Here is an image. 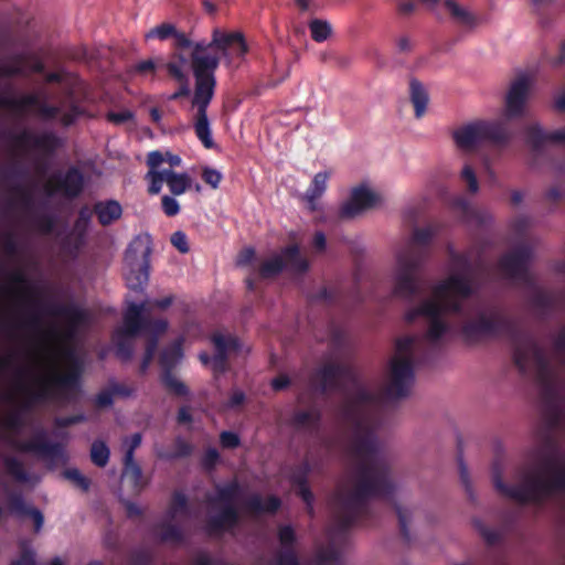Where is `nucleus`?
Returning a JSON list of instances; mask_svg holds the SVG:
<instances>
[{
    "label": "nucleus",
    "instance_id": "4",
    "mask_svg": "<svg viewBox=\"0 0 565 565\" xmlns=\"http://www.w3.org/2000/svg\"><path fill=\"white\" fill-rule=\"evenodd\" d=\"M70 366L65 373H53L38 379L36 388L28 390L20 411L9 414L4 426L18 431L24 426L21 412L31 409L34 405L51 401L70 402L81 391L83 366L72 350L66 351Z\"/></svg>",
    "mask_w": 565,
    "mask_h": 565
},
{
    "label": "nucleus",
    "instance_id": "41",
    "mask_svg": "<svg viewBox=\"0 0 565 565\" xmlns=\"http://www.w3.org/2000/svg\"><path fill=\"white\" fill-rule=\"evenodd\" d=\"M320 420L321 413L316 408L309 411H297L291 417V425L296 428H303L310 425H318Z\"/></svg>",
    "mask_w": 565,
    "mask_h": 565
},
{
    "label": "nucleus",
    "instance_id": "61",
    "mask_svg": "<svg viewBox=\"0 0 565 565\" xmlns=\"http://www.w3.org/2000/svg\"><path fill=\"white\" fill-rule=\"evenodd\" d=\"M41 323V316L38 312H29L23 319L19 321L17 327L35 331L40 329Z\"/></svg>",
    "mask_w": 565,
    "mask_h": 565
},
{
    "label": "nucleus",
    "instance_id": "40",
    "mask_svg": "<svg viewBox=\"0 0 565 565\" xmlns=\"http://www.w3.org/2000/svg\"><path fill=\"white\" fill-rule=\"evenodd\" d=\"M6 472L15 481L24 483L29 481V473L23 463L15 457L7 456L3 458Z\"/></svg>",
    "mask_w": 565,
    "mask_h": 565
},
{
    "label": "nucleus",
    "instance_id": "57",
    "mask_svg": "<svg viewBox=\"0 0 565 565\" xmlns=\"http://www.w3.org/2000/svg\"><path fill=\"white\" fill-rule=\"evenodd\" d=\"M531 303L537 309L547 310L553 306V299L550 294L537 289L531 296Z\"/></svg>",
    "mask_w": 565,
    "mask_h": 565
},
{
    "label": "nucleus",
    "instance_id": "36",
    "mask_svg": "<svg viewBox=\"0 0 565 565\" xmlns=\"http://www.w3.org/2000/svg\"><path fill=\"white\" fill-rule=\"evenodd\" d=\"M39 96L35 94H25L20 98L0 97V108H8L22 113L30 107H38Z\"/></svg>",
    "mask_w": 565,
    "mask_h": 565
},
{
    "label": "nucleus",
    "instance_id": "46",
    "mask_svg": "<svg viewBox=\"0 0 565 565\" xmlns=\"http://www.w3.org/2000/svg\"><path fill=\"white\" fill-rule=\"evenodd\" d=\"M93 214V210H90L87 205H84L79 209L77 218L74 223V231L81 238L86 235Z\"/></svg>",
    "mask_w": 565,
    "mask_h": 565
},
{
    "label": "nucleus",
    "instance_id": "55",
    "mask_svg": "<svg viewBox=\"0 0 565 565\" xmlns=\"http://www.w3.org/2000/svg\"><path fill=\"white\" fill-rule=\"evenodd\" d=\"M168 329V321L164 319H151L147 318L143 333H148L149 337H158L164 333Z\"/></svg>",
    "mask_w": 565,
    "mask_h": 565
},
{
    "label": "nucleus",
    "instance_id": "14",
    "mask_svg": "<svg viewBox=\"0 0 565 565\" xmlns=\"http://www.w3.org/2000/svg\"><path fill=\"white\" fill-rule=\"evenodd\" d=\"M532 257V247L522 244L502 255L498 262V267L507 278L529 285L531 284L529 267Z\"/></svg>",
    "mask_w": 565,
    "mask_h": 565
},
{
    "label": "nucleus",
    "instance_id": "26",
    "mask_svg": "<svg viewBox=\"0 0 565 565\" xmlns=\"http://www.w3.org/2000/svg\"><path fill=\"white\" fill-rule=\"evenodd\" d=\"M244 508L252 515L263 513L275 514L281 508V500L275 494L267 495L263 499L260 494L254 493L245 501Z\"/></svg>",
    "mask_w": 565,
    "mask_h": 565
},
{
    "label": "nucleus",
    "instance_id": "38",
    "mask_svg": "<svg viewBox=\"0 0 565 565\" xmlns=\"http://www.w3.org/2000/svg\"><path fill=\"white\" fill-rule=\"evenodd\" d=\"M160 382L167 392L174 396L185 397L190 393L189 387L169 370L161 372Z\"/></svg>",
    "mask_w": 565,
    "mask_h": 565
},
{
    "label": "nucleus",
    "instance_id": "7",
    "mask_svg": "<svg viewBox=\"0 0 565 565\" xmlns=\"http://www.w3.org/2000/svg\"><path fill=\"white\" fill-rule=\"evenodd\" d=\"M513 362L522 375L527 374L531 365L536 369L537 380L541 384V398L551 417V425L555 426L561 416L559 393L544 349L536 340H527L513 354Z\"/></svg>",
    "mask_w": 565,
    "mask_h": 565
},
{
    "label": "nucleus",
    "instance_id": "33",
    "mask_svg": "<svg viewBox=\"0 0 565 565\" xmlns=\"http://www.w3.org/2000/svg\"><path fill=\"white\" fill-rule=\"evenodd\" d=\"M329 178L330 173L328 171L318 172L313 177L311 184L309 185L305 194V198L309 203L311 210H315L317 200L320 199L322 194L326 192Z\"/></svg>",
    "mask_w": 565,
    "mask_h": 565
},
{
    "label": "nucleus",
    "instance_id": "20",
    "mask_svg": "<svg viewBox=\"0 0 565 565\" xmlns=\"http://www.w3.org/2000/svg\"><path fill=\"white\" fill-rule=\"evenodd\" d=\"M278 540L281 550L277 552L274 558L275 565H300L295 544L297 536L294 527L289 524L278 527Z\"/></svg>",
    "mask_w": 565,
    "mask_h": 565
},
{
    "label": "nucleus",
    "instance_id": "42",
    "mask_svg": "<svg viewBox=\"0 0 565 565\" xmlns=\"http://www.w3.org/2000/svg\"><path fill=\"white\" fill-rule=\"evenodd\" d=\"M173 56L178 58V62L167 63L166 67L168 74L178 83L189 81L188 75L183 71V66L188 64L189 60L180 51H175Z\"/></svg>",
    "mask_w": 565,
    "mask_h": 565
},
{
    "label": "nucleus",
    "instance_id": "60",
    "mask_svg": "<svg viewBox=\"0 0 565 565\" xmlns=\"http://www.w3.org/2000/svg\"><path fill=\"white\" fill-rule=\"evenodd\" d=\"M94 404L97 408H108L114 404V394L109 385L96 394Z\"/></svg>",
    "mask_w": 565,
    "mask_h": 565
},
{
    "label": "nucleus",
    "instance_id": "50",
    "mask_svg": "<svg viewBox=\"0 0 565 565\" xmlns=\"http://www.w3.org/2000/svg\"><path fill=\"white\" fill-rule=\"evenodd\" d=\"M189 511V500L188 497L179 490H175L172 493L171 504L169 508V513L171 518H174L178 513H188Z\"/></svg>",
    "mask_w": 565,
    "mask_h": 565
},
{
    "label": "nucleus",
    "instance_id": "8",
    "mask_svg": "<svg viewBox=\"0 0 565 565\" xmlns=\"http://www.w3.org/2000/svg\"><path fill=\"white\" fill-rule=\"evenodd\" d=\"M461 335L468 343H479L486 339L505 335L513 344V354L527 340H535L531 334L522 331L512 317L500 309H493L489 315L481 312L476 319L465 322L461 327Z\"/></svg>",
    "mask_w": 565,
    "mask_h": 565
},
{
    "label": "nucleus",
    "instance_id": "43",
    "mask_svg": "<svg viewBox=\"0 0 565 565\" xmlns=\"http://www.w3.org/2000/svg\"><path fill=\"white\" fill-rule=\"evenodd\" d=\"M109 455H110L109 448L107 447V445L104 441L95 440L92 444L90 459L95 466H97L99 468H104L109 461Z\"/></svg>",
    "mask_w": 565,
    "mask_h": 565
},
{
    "label": "nucleus",
    "instance_id": "15",
    "mask_svg": "<svg viewBox=\"0 0 565 565\" xmlns=\"http://www.w3.org/2000/svg\"><path fill=\"white\" fill-rule=\"evenodd\" d=\"M531 86L532 78L529 74L521 72L516 75L505 95L504 118L501 120L508 122L510 119L523 116Z\"/></svg>",
    "mask_w": 565,
    "mask_h": 565
},
{
    "label": "nucleus",
    "instance_id": "39",
    "mask_svg": "<svg viewBox=\"0 0 565 565\" xmlns=\"http://www.w3.org/2000/svg\"><path fill=\"white\" fill-rule=\"evenodd\" d=\"M134 337L124 335L120 330H117L113 335V341L116 347V355L122 361H129L134 353Z\"/></svg>",
    "mask_w": 565,
    "mask_h": 565
},
{
    "label": "nucleus",
    "instance_id": "37",
    "mask_svg": "<svg viewBox=\"0 0 565 565\" xmlns=\"http://www.w3.org/2000/svg\"><path fill=\"white\" fill-rule=\"evenodd\" d=\"M444 6L458 23L469 28H475L478 24V18L460 7L455 0H444Z\"/></svg>",
    "mask_w": 565,
    "mask_h": 565
},
{
    "label": "nucleus",
    "instance_id": "44",
    "mask_svg": "<svg viewBox=\"0 0 565 565\" xmlns=\"http://www.w3.org/2000/svg\"><path fill=\"white\" fill-rule=\"evenodd\" d=\"M311 38L313 41L321 43L324 42L331 34V25L326 20L313 19L309 23Z\"/></svg>",
    "mask_w": 565,
    "mask_h": 565
},
{
    "label": "nucleus",
    "instance_id": "13",
    "mask_svg": "<svg viewBox=\"0 0 565 565\" xmlns=\"http://www.w3.org/2000/svg\"><path fill=\"white\" fill-rule=\"evenodd\" d=\"M286 267L299 274L306 273L309 268V263L301 256L297 244L282 248L280 255H275L263 262L258 268V275L263 279L273 278L279 275Z\"/></svg>",
    "mask_w": 565,
    "mask_h": 565
},
{
    "label": "nucleus",
    "instance_id": "32",
    "mask_svg": "<svg viewBox=\"0 0 565 565\" xmlns=\"http://www.w3.org/2000/svg\"><path fill=\"white\" fill-rule=\"evenodd\" d=\"M122 479L127 480L132 486L136 493H140L148 484L147 480L143 478L141 467L135 459L130 462L124 460Z\"/></svg>",
    "mask_w": 565,
    "mask_h": 565
},
{
    "label": "nucleus",
    "instance_id": "27",
    "mask_svg": "<svg viewBox=\"0 0 565 565\" xmlns=\"http://www.w3.org/2000/svg\"><path fill=\"white\" fill-rule=\"evenodd\" d=\"M57 189L67 198H77L84 189V175L76 167H71L65 174L57 180Z\"/></svg>",
    "mask_w": 565,
    "mask_h": 565
},
{
    "label": "nucleus",
    "instance_id": "11",
    "mask_svg": "<svg viewBox=\"0 0 565 565\" xmlns=\"http://www.w3.org/2000/svg\"><path fill=\"white\" fill-rule=\"evenodd\" d=\"M452 137L458 148L468 151L484 142L504 147L512 139V131L505 120H477L456 129Z\"/></svg>",
    "mask_w": 565,
    "mask_h": 565
},
{
    "label": "nucleus",
    "instance_id": "29",
    "mask_svg": "<svg viewBox=\"0 0 565 565\" xmlns=\"http://www.w3.org/2000/svg\"><path fill=\"white\" fill-rule=\"evenodd\" d=\"M409 98L415 109V117L422 118L426 113L429 96L423 83L414 77L409 81Z\"/></svg>",
    "mask_w": 565,
    "mask_h": 565
},
{
    "label": "nucleus",
    "instance_id": "47",
    "mask_svg": "<svg viewBox=\"0 0 565 565\" xmlns=\"http://www.w3.org/2000/svg\"><path fill=\"white\" fill-rule=\"evenodd\" d=\"M393 507L398 519L399 533L405 542H409L411 534L408 530V524L411 522L412 516L411 512L406 508L399 505L397 502H393Z\"/></svg>",
    "mask_w": 565,
    "mask_h": 565
},
{
    "label": "nucleus",
    "instance_id": "18",
    "mask_svg": "<svg viewBox=\"0 0 565 565\" xmlns=\"http://www.w3.org/2000/svg\"><path fill=\"white\" fill-rule=\"evenodd\" d=\"M18 147H32L46 154L54 153L61 147V139L52 131L34 135L29 130H23L12 137Z\"/></svg>",
    "mask_w": 565,
    "mask_h": 565
},
{
    "label": "nucleus",
    "instance_id": "58",
    "mask_svg": "<svg viewBox=\"0 0 565 565\" xmlns=\"http://www.w3.org/2000/svg\"><path fill=\"white\" fill-rule=\"evenodd\" d=\"M295 488H296L297 495L300 497L301 500L305 502L308 513L310 515H313V513H315V510H313L315 495L309 487V483H307L305 486H297Z\"/></svg>",
    "mask_w": 565,
    "mask_h": 565
},
{
    "label": "nucleus",
    "instance_id": "9",
    "mask_svg": "<svg viewBox=\"0 0 565 565\" xmlns=\"http://www.w3.org/2000/svg\"><path fill=\"white\" fill-rule=\"evenodd\" d=\"M420 342L415 337H404L396 341V353L390 362L388 382L384 396L398 401L409 395L415 381V352Z\"/></svg>",
    "mask_w": 565,
    "mask_h": 565
},
{
    "label": "nucleus",
    "instance_id": "12",
    "mask_svg": "<svg viewBox=\"0 0 565 565\" xmlns=\"http://www.w3.org/2000/svg\"><path fill=\"white\" fill-rule=\"evenodd\" d=\"M151 238L149 235H138L125 252V273L127 287L131 290H143L149 280Z\"/></svg>",
    "mask_w": 565,
    "mask_h": 565
},
{
    "label": "nucleus",
    "instance_id": "52",
    "mask_svg": "<svg viewBox=\"0 0 565 565\" xmlns=\"http://www.w3.org/2000/svg\"><path fill=\"white\" fill-rule=\"evenodd\" d=\"M157 349H158V339L156 337H149L146 341L145 354H143L142 361L140 363V372L141 373H145L148 370L150 363L153 360Z\"/></svg>",
    "mask_w": 565,
    "mask_h": 565
},
{
    "label": "nucleus",
    "instance_id": "49",
    "mask_svg": "<svg viewBox=\"0 0 565 565\" xmlns=\"http://www.w3.org/2000/svg\"><path fill=\"white\" fill-rule=\"evenodd\" d=\"M160 540L162 542L182 543L184 535L178 525L164 522L161 524Z\"/></svg>",
    "mask_w": 565,
    "mask_h": 565
},
{
    "label": "nucleus",
    "instance_id": "45",
    "mask_svg": "<svg viewBox=\"0 0 565 565\" xmlns=\"http://www.w3.org/2000/svg\"><path fill=\"white\" fill-rule=\"evenodd\" d=\"M311 465L308 460H303L297 465L290 473L289 481L292 487L305 486L308 483L309 475L311 473Z\"/></svg>",
    "mask_w": 565,
    "mask_h": 565
},
{
    "label": "nucleus",
    "instance_id": "22",
    "mask_svg": "<svg viewBox=\"0 0 565 565\" xmlns=\"http://www.w3.org/2000/svg\"><path fill=\"white\" fill-rule=\"evenodd\" d=\"M147 311V302L135 303L131 302L126 311L124 312L122 322L124 326L119 330L124 335L137 337L143 333L147 318L145 315Z\"/></svg>",
    "mask_w": 565,
    "mask_h": 565
},
{
    "label": "nucleus",
    "instance_id": "54",
    "mask_svg": "<svg viewBox=\"0 0 565 565\" xmlns=\"http://www.w3.org/2000/svg\"><path fill=\"white\" fill-rule=\"evenodd\" d=\"M85 114L83 107L76 103H71L67 110L61 116V124L64 127H70L76 122V120Z\"/></svg>",
    "mask_w": 565,
    "mask_h": 565
},
{
    "label": "nucleus",
    "instance_id": "53",
    "mask_svg": "<svg viewBox=\"0 0 565 565\" xmlns=\"http://www.w3.org/2000/svg\"><path fill=\"white\" fill-rule=\"evenodd\" d=\"M340 558V552L332 545L322 547L317 552L316 559L319 565L337 563Z\"/></svg>",
    "mask_w": 565,
    "mask_h": 565
},
{
    "label": "nucleus",
    "instance_id": "1",
    "mask_svg": "<svg viewBox=\"0 0 565 565\" xmlns=\"http://www.w3.org/2000/svg\"><path fill=\"white\" fill-rule=\"evenodd\" d=\"M312 382L321 394L338 392L344 396L342 417L351 426L350 450L356 459L354 484L339 489L333 498L334 518L341 532L355 525H371L375 519L371 499H390L395 492L388 463L379 454L370 409L379 396L365 387L349 363L327 362L317 369Z\"/></svg>",
    "mask_w": 565,
    "mask_h": 565
},
{
    "label": "nucleus",
    "instance_id": "16",
    "mask_svg": "<svg viewBox=\"0 0 565 565\" xmlns=\"http://www.w3.org/2000/svg\"><path fill=\"white\" fill-rule=\"evenodd\" d=\"M11 445L18 451L34 454L52 462L64 458V446L60 443L47 440L44 430L36 433L30 440L12 441Z\"/></svg>",
    "mask_w": 565,
    "mask_h": 565
},
{
    "label": "nucleus",
    "instance_id": "19",
    "mask_svg": "<svg viewBox=\"0 0 565 565\" xmlns=\"http://www.w3.org/2000/svg\"><path fill=\"white\" fill-rule=\"evenodd\" d=\"M215 347V354L212 359V370L215 375L223 374L228 370V354L239 349V341L233 335L215 333L212 337Z\"/></svg>",
    "mask_w": 565,
    "mask_h": 565
},
{
    "label": "nucleus",
    "instance_id": "10",
    "mask_svg": "<svg viewBox=\"0 0 565 565\" xmlns=\"http://www.w3.org/2000/svg\"><path fill=\"white\" fill-rule=\"evenodd\" d=\"M555 108L565 113V89L556 97ZM525 142L531 149L533 163L562 152V160L555 161L554 166L558 172H565V128L546 131L537 124L531 125L525 130Z\"/></svg>",
    "mask_w": 565,
    "mask_h": 565
},
{
    "label": "nucleus",
    "instance_id": "48",
    "mask_svg": "<svg viewBox=\"0 0 565 565\" xmlns=\"http://www.w3.org/2000/svg\"><path fill=\"white\" fill-rule=\"evenodd\" d=\"M192 179L188 173H177L172 175V180H169L168 186L173 195H181L188 189H190Z\"/></svg>",
    "mask_w": 565,
    "mask_h": 565
},
{
    "label": "nucleus",
    "instance_id": "56",
    "mask_svg": "<svg viewBox=\"0 0 565 565\" xmlns=\"http://www.w3.org/2000/svg\"><path fill=\"white\" fill-rule=\"evenodd\" d=\"M152 554L147 548H138L132 551L128 557V565H150Z\"/></svg>",
    "mask_w": 565,
    "mask_h": 565
},
{
    "label": "nucleus",
    "instance_id": "35",
    "mask_svg": "<svg viewBox=\"0 0 565 565\" xmlns=\"http://www.w3.org/2000/svg\"><path fill=\"white\" fill-rule=\"evenodd\" d=\"M241 493V484L234 479L222 487H216V495L210 499L212 504H234Z\"/></svg>",
    "mask_w": 565,
    "mask_h": 565
},
{
    "label": "nucleus",
    "instance_id": "62",
    "mask_svg": "<svg viewBox=\"0 0 565 565\" xmlns=\"http://www.w3.org/2000/svg\"><path fill=\"white\" fill-rule=\"evenodd\" d=\"M38 230L43 234H51L55 228V218L50 214H43L35 218Z\"/></svg>",
    "mask_w": 565,
    "mask_h": 565
},
{
    "label": "nucleus",
    "instance_id": "30",
    "mask_svg": "<svg viewBox=\"0 0 565 565\" xmlns=\"http://www.w3.org/2000/svg\"><path fill=\"white\" fill-rule=\"evenodd\" d=\"M173 450L166 449L163 447L156 446L154 452L157 458L161 460H175L180 458L189 457L193 451V446L184 440L182 437H177L173 440Z\"/></svg>",
    "mask_w": 565,
    "mask_h": 565
},
{
    "label": "nucleus",
    "instance_id": "63",
    "mask_svg": "<svg viewBox=\"0 0 565 565\" xmlns=\"http://www.w3.org/2000/svg\"><path fill=\"white\" fill-rule=\"evenodd\" d=\"M218 461H220V454H218L217 449L209 448L205 450V452L201 459V465L205 470L211 471L216 467Z\"/></svg>",
    "mask_w": 565,
    "mask_h": 565
},
{
    "label": "nucleus",
    "instance_id": "24",
    "mask_svg": "<svg viewBox=\"0 0 565 565\" xmlns=\"http://www.w3.org/2000/svg\"><path fill=\"white\" fill-rule=\"evenodd\" d=\"M451 206L457 211L465 222L476 223L480 226L487 225L491 216L487 211L477 209L465 196H456L451 201Z\"/></svg>",
    "mask_w": 565,
    "mask_h": 565
},
{
    "label": "nucleus",
    "instance_id": "21",
    "mask_svg": "<svg viewBox=\"0 0 565 565\" xmlns=\"http://www.w3.org/2000/svg\"><path fill=\"white\" fill-rule=\"evenodd\" d=\"M241 522V514L235 504H225L215 515H212L206 523L210 534H221L232 531Z\"/></svg>",
    "mask_w": 565,
    "mask_h": 565
},
{
    "label": "nucleus",
    "instance_id": "23",
    "mask_svg": "<svg viewBox=\"0 0 565 565\" xmlns=\"http://www.w3.org/2000/svg\"><path fill=\"white\" fill-rule=\"evenodd\" d=\"M46 312L54 317L65 318L68 322V328L65 333L67 339L74 337L77 327L86 323L87 313L76 305H60L54 303L47 307Z\"/></svg>",
    "mask_w": 565,
    "mask_h": 565
},
{
    "label": "nucleus",
    "instance_id": "34",
    "mask_svg": "<svg viewBox=\"0 0 565 565\" xmlns=\"http://www.w3.org/2000/svg\"><path fill=\"white\" fill-rule=\"evenodd\" d=\"M183 355L182 340H177L169 347L164 348L159 356V363L162 371L173 372V369L179 363Z\"/></svg>",
    "mask_w": 565,
    "mask_h": 565
},
{
    "label": "nucleus",
    "instance_id": "25",
    "mask_svg": "<svg viewBox=\"0 0 565 565\" xmlns=\"http://www.w3.org/2000/svg\"><path fill=\"white\" fill-rule=\"evenodd\" d=\"M8 507L11 513L18 516H29L34 523L35 532H39L44 523V516L42 512L33 507L25 503L22 494L12 493L8 498Z\"/></svg>",
    "mask_w": 565,
    "mask_h": 565
},
{
    "label": "nucleus",
    "instance_id": "64",
    "mask_svg": "<svg viewBox=\"0 0 565 565\" xmlns=\"http://www.w3.org/2000/svg\"><path fill=\"white\" fill-rule=\"evenodd\" d=\"M553 349L556 355L565 363V328L553 340Z\"/></svg>",
    "mask_w": 565,
    "mask_h": 565
},
{
    "label": "nucleus",
    "instance_id": "6",
    "mask_svg": "<svg viewBox=\"0 0 565 565\" xmlns=\"http://www.w3.org/2000/svg\"><path fill=\"white\" fill-rule=\"evenodd\" d=\"M435 236V231L430 227H417L412 235L411 244L399 250L396 255V266L394 270L393 295L397 298L412 301L422 289V269L428 256L427 247Z\"/></svg>",
    "mask_w": 565,
    "mask_h": 565
},
{
    "label": "nucleus",
    "instance_id": "3",
    "mask_svg": "<svg viewBox=\"0 0 565 565\" xmlns=\"http://www.w3.org/2000/svg\"><path fill=\"white\" fill-rule=\"evenodd\" d=\"M540 457L539 469L526 472L521 484L505 483L501 472L495 469L492 476L495 490L518 503L537 505L555 493H565V462H561L553 454H541Z\"/></svg>",
    "mask_w": 565,
    "mask_h": 565
},
{
    "label": "nucleus",
    "instance_id": "31",
    "mask_svg": "<svg viewBox=\"0 0 565 565\" xmlns=\"http://www.w3.org/2000/svg\"><path fill=\"white\" fill-rule=\"evenodd\" d=\"M448 255H449L450 267L454 270V273L451 275L458 274V275L466 276L470 279L472 286H475L473 279L471 276V271H472L471 256L467 253H458L451 246L448 247ZM473 288L476 289V287H473Z\"/></svg>",
    "mask_w": 565,
    "mask_h": 565
},
{
    "label": "nucleus",
    "instance_id": "17",
    "mask_svg": "<svg viewBox=\"0 0 565 565\" xmlns=\"http://www.w3.org/2000/svg\"><path fill=\"white\" fill-rule=\"evenodd\" d=\"M379 200V196L364 185L354 188L351 191L350 199L343 203L339 210L340 218H354L362 212L372 209Z\"/></svg>",
    "mask_w": 565,
    "mask_h": 565
},
{
    "label": "nucleus",
    "instance_id": "5",
    "mask_svg": "<svg viewBox=\"0 0 565 565\" xmlns=\"http://www.w3.org/2000/svg\"><path fill=\"white\" fill-rule=\"evenodd\" d=\"M434 298L427 299L423 308L428 328L424 339L437 344L450 330L449 323L444 319L445 313L462 315V301L475 295L470 279L462 275H449L433 289Z\"/></svg>",
    "mask_w": 565,
    "mask_h": 565
},
{
    "label": "nucleus",
    "instance_id": "28",
    "mask_svg": "<svg viewBox=\"0 0 565 565\" xmlns=\"http://www.w3.org/2000/svg\"><path fill=\"white\" fill-rule=\"evenodd\" d=\"M93 212L102 226H109L122 215V207L116 200L98 201L93 205Z\"/></svg>",
    "mask_w": 565,
    "mask_h": 565
},
{
    "label": "nucleus",
    "instance_id": "2",
    "mask_svg": "<svg viewBox=\"0 0 565 565\" xmlns=\"http://www.w3.org/2000/svg\"><path fill=\"white\" fill-rule=\"evenodd\" d=\"M173 38L175 51L191 49L190 62L194 76V93L192 107L196 109L194 116V131L198 139L206 149H212L215 142L212 138L207 108L214 97L216 88L215 72L223 57L231 65L235 57L242 58L248 52V46L242 32H223L213 30L210 42L202 40L191 41L183 32H179L171 23H162L151 29L146 39L161 41Z\"/></svg>",
    "mask_w": 565,
    "mask_h": 565
},
{
    "label": "nucleus",
    "instance_id": "59",
    "mask_svg": "<svg viewBox=\"0 0 565 565\" xmlns=\"http://www.w3.org/2000/svg\"><path fill=\"white\" fill-rule=\"evenodd\" d=\"M201 177L202 180L213 189H217L223 179V175L220 171L210 167H204L202 169Z\"/></svg>",
    "mask_w": 565,
    "mask_h": 565
},
{
    "label": "nucleus",
    "instance_id": "51",
    "mask_svg": "<svg viewBox=\"0 0 565 565\" xmlns=\"http://www.w3.org/2000/svg\"><path fill=\"white\" fill-rule=\"evenodd\" d=\"M63 475L67 480H70L75 487L79 488L82 491L87 492L89 490L90 480L87 477L83 476L78 469H66Z\"/></svg>",
    "mask_w": 565,
    "mask_h": 565
}]
</instances>
